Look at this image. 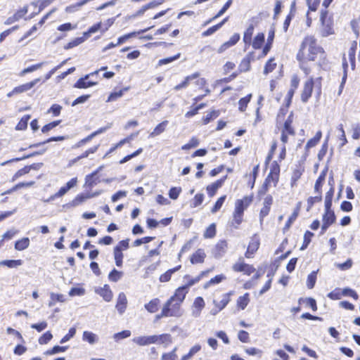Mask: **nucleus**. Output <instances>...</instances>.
<instances>
[{
  "label": "nucleus",
  "mask_w": 360,
  "mask_h": 360,
  "mask_svg": "<svg viewBox=\"0 0 360 360\" xmlns=\"http://www.w3.org/2000/svg\"><path fill=\"white\" fill-rule=\"evenodd\" d=\"M231 295V292L229 293H225L221 295V300L218 302L216 300H213V304L216 307H218L219 309L222 310L226 307V306L229 304L230 302V295Z\"/></svg>",
  "instance_id": "aec40b11"
},
{
  "label": "nucleus",
  "mask_w": 360,
  "mask_h": 360,
  "mask_svg": "<svg viewBox=\"0 0 360 360\" xmlns=\"http://www.w3.org/2000/svg\"><path fill=\"white\" fill-rule=\"evenodd\" d=\"M309 11L307 13V25L309 26L311 22V16L310 12H315L320 4V0H307Z\"/></svg>",
  "instance_id": "6ab92c4d"
},
{
  "label": "nucleus",
  "mask_w": 360,
  "mask_h": 360,
  "mask_svg": "<svg viewBox=\"0 0 360 360\" xmlns=\"http://www.w3.org/2000/svg\"><path fill=\"white\" fill-rule=\"evenodd\" d=\"M327 11L322 12L321 14L320 20L322 23V35L324 37L328 36L333 33V27L331 26V22L330 20H326Z\"/></svg>",
  "instance_id": "1a4fd4ad"
},
{
  "label": "nucleus",
  "mask_w": 360,
  "mask_h": 360,
  "mask_svg": "<svg viewBox=\"0 0 360 360\" xmlns=\"http://www.w3.org/2000/svg\"><path fill=\"white\" fill-rule=\"evenodd\" d=\"M181 266L179 265L173 269H170L168 271H167L165 273L162 274L160 276V281L162 283L167 282L171 279L172 275L179 271L181 269Z\"/></svg>",
  "instance_id": "cd10ccee"
},
{
  "label": "nucleus",
  "mask_w": 360,
  "mask_h": 360,
  "mask_svg": "<svg viewBox=\"0 0 360 360\" xmlns=\"http://www.w3.org/2000/svg\"><path fill=\"white\" fill-rule=\"evenodd\" d=\"M40 81L39 78H37L32 80L30 82H27L16 86L14 88V91L17 92V94H22L23 92L27 91L33 88Z\"/></svg>",
  "instance_id": "f3484780"
},
{
  "label": "nucleus",
  "mask_w": 360,
  "mask_h": 360,
  "mask_svg": "<svg viewBox=\"0 0 360 360\" xmlns=\"http://www.w3.org/2000/svg\"><path fill=\"white\" fill-rule=\"evenodd\" d=\"M342 296V289L336 288L328 294V297L331 300H340Z\"/></svg>",
  "instance_id": "e2e57ef3"
},
{
  "label": "nucleus",
  "mask_w": 360,
  "mask_h": 360,
  "mask_svg": "<svg viewBox=\"0 0 360 360\" xmlns=\"http://www.w3.org/2000/svg\"><path fill=\"white\" fill-rule=\"evenodd\" d=\"M99 181L98 177L97 176V172H94L91 174L86 175L85 177V185L89 187H93Z\"/></svg>",
  "instance_id": "bb28decb"
},
{
  "label": "nucleus",
  "mask_w": 360,
  "mask_h": 360,
  "mask_svg": "<svg viewBox=\"0 0 360 360\" xmlns=\"http://www.w3.org/2000/svg\"><path fill=\"white\" fill-rule=\"evenodd\" d=\"M22 262L20 259L17 260H3L0 262V265L6 266L8 268H15L22 265Z\"/></svg>",
  "instance_id": "a19ab883"
},
{
  "label": "nucleus",
  "mask_w": 360,
  "mask_h": 360,
  "mask_svg": "<svg viewBox=\"0 0 360 360\" xmlns=\"http://www.w3.org/2000/svg\"><path fill=\"white\" fill-rule=\"evenodd\" d=\"M252 201L251 196H245L237 200L235 202V210L233 213V225L237 228L243 221V212L250 206Z\"/></svg>",
  "instance_id": "20e7f679"
},
{
  "label": "nucleus",
  "mask_w": 360,
  "mask_h": 360,
  "mask_svg": "<svg viewBox=\"0 0 360 360\" xmlns=\"http://www.w3.org/2000/svg\"><path fill=\"white\" fill-rule=\"evenodd\" d=\"M131 331L129 330H122L121 332H119V333H115L113 335V339L116 341V342H118L120 341V340H122V339H125V338H127L131 336Z\"/></svg>",
  "instance_id": "3c124183"
},
{
  "label": "nucleus",
  "mask_w": 360,
  "mask_h": 360,
  "mask_svg": "<svg viewBox=\"0 0 360 360\" xmlns=\"http://www.w3.org/2000/svg\"><path fill=\"white\" fill-rule=\"evenodd\" d=\"M232 4V0H229L224 5V6L222 7V8L217 13V14L214 16L212 18L210 19L209 20H207V22H205L204 25H208L209 23H210L212 20L219 18L220 16H221L231 6Z\"/></svg>",
  "instance_id": "c9c22d12"
},
{
  "label": "nucleus",
  "mask_w": 360,
  "mask_h": 360,
  "mask_svg": "<svg viewBox=\"0 0 360 360\" xmlns=\"http://www.w3.org/2000/svg\"><path fill=\"white\" fill-rule=\"evenodd\" d=\"M198 77H199L198 72H195L191 75L187 76L185 78L184 82H182L181 84L174 86V89L176 91H179L181 89L186 88L188 85V84L191 81L197 79Z\"/></svg>",
  "instance_id": "393cba45"
},
{
  "label": "nucleus",
  "mask_w": 360,
  "mask_h": 360,
  "mask_svg": "<svg viewBox=\"0 0 360 360\" xmlns=\"http://www.w3.org/2000/svg\"><path fill=\"white\" fill-rule=\"evenodd\" d=\"M264 41V35L263 33H259L254 39L252 46L254 49H260Z\"/></svg>",
  "instance_id": "de8ad7c7"
},
{
  "label": "nucleus",
  "mask_w": 360,
  "mask_h": 360,
  "mask_svg": "<svg viewBox=\"0 0 360 360\" xmlns=\"http://www.w3.org/2000/svg\"><path fill=\"white\" fill-rule=\"evenodd\" d=\"M94 195L79 194V195H77L75 197V198L73 200H72V202H70L69 205L71 207H77L79 205L84 202L86 200H87L89 198H94Z\"/></svg>",
  "instance_id": "b1692460"
},
{
  "label": "nucleus",
  "mask_w": 360,
  "mask_h": 360,
  "mask_svg": "<svg viewBox=\"0 0 360 360\" xmlns=\"http://www.w3.org/2000/svg\"><path fill=\"white\" fill-rule=\"evenodd\" d=\"M205 302L202 297H198L194 300L191 306V316L198 318L202 309L205 308Z\"/></svg>",
  "instance_id": "0eeeda50"
},
{
  "label": "nucleus",
  "mask_w": 360,
  "mask_h": 360,
  "mask_svg": "<svg viewBox=\"0 0 360 360\" xmlns=\"http://www.w3.org/2000/svg\"><path fill=\"white\" fill-rule=\"evenodd\" d=\"M316 280V273L315 271L311 272L307 277V285L309 289L314 288Z\"/></svg>",
  "instance_id": "0e129e2a"
},
{
  "label": "nucleus",
  "mask_w": 360,
  "mask_h": 360,
  "mask_svg": "<svg viewBox=\"0 0 360 360\" xmlns=\"http://www.w3.org/2000/svg\"><path fill=\"white\" fill-rule=\"evenodd\" d=\"M97 292L106 302H110L112 299V292L110 289L109 286L107 285H104L103 288H101L98 290H97Z\"/></svg>",
  "instance_id": "5701e85b"
},
{
  "label": "nucleus",
  "mask_w": 360,
  "mask_h": 360,
  "mask_svg": "<svg viewBox=\"0 0 360 360\" xmlns=\"http://www.w3.org/2000/svg\"><path fill=\"white\" fill-rule=\"evenodd\" d=\"M225 279H226V276L224 274L217 275V276H214V278H211L207 283H205L204 284V288L207 289L212 285L219 284V283L222 282Z\"/></svg>",
  "instance_id": "473e14b6"
},
{
  "label": "nucleus",
  "mask_w": 360,
  "mask_h": 360,
  "mask_svg": "<svg viewBox=\"0 0 360 360\" xmlns=\"http://www.w3.org/2000/svg\"><path fill=\"white\" fill-rule=\"evenodd\" d=\"M30 115H25L24 117H22L21 118V120H20V122L18 123V124L15 127V129L16 130L25 129L27 127V123H28V121L30 120Z\"/></svg>",
  "instance_id": "603ef678"
},
{
  "label": "nucleus",
  "mask_w": 360,
  "mask_h": 360,
  "mask_svg": "<svg viewBox=\"0 0 360 360\" xmlns=\"http://www.w3.org/2000/svg\"><path fill=\"white\" fill-rule=\"evenodd\" d=\"M216 234V228L214 224H211L207 228L204 233V237L206 238H212Z\"/></svg>",
  "instance_id": "052dcab7"
},
{
  "label": "nucleus",
  "mask_w": 360,
  "mask_h": 360,
  "mask_svg": "<svg viewBox=\"0 0 360 360\" xmlns=\"http://www.w3.org/2000/svg\"><path fill=\"white\" fill-rule=\"evenodd\" d=\"M86 40V38L84 37H77L73 39L72 41H70L65 46V49H72L75 46H77L82 43H83Z\"/></svg>",
  "instance_id": "6e6d98bb"
},
{
  "label": "nucleus",
  "mask_w": 360,
  "mask_h": 360,
  "mask_svg": "<svg viewBox=\"0 0 360 360\" xmlns=\"http://www.w3.org/2000/svg\"><path fill=\"white\" fill-rule=\"evenodd\" d=\"M98 146H96L94 147H92L88 150H86V151H84L81 155L78 156L77 158H76L75 160H74V162L81 160V159H83V158H87L90 154H92V153H94L95 152L97 151L98 148Z\"/></svg>",
  "instance_id": "864d4df0"
},
{
  "label": "nucleus",
  "mask_w": 360,
  "mask_h": 360,
  "mask_svg": "<svg viewBox=\"0 0 360 360\" xmlns=\"http://www.w3.org/2000/svg\"><path fill=\"white\" fill-rule=\"evenodd\" d=\"M323 54L322 49L316 44V39L312 36L306 37L297 55V58L300 63V68L306 75H309V70L304 66L307 61H314L319 56Z\"/></svg>",
  "instance_id": "f03ea898"
},
{
  "label": "nucleus",
  "mask_w": 360,
  "mask_h": 360,
  "mask_svg": "<svg viewBox=\"0 0 360 360\" xmlns=\"http://www.w3.org/2000/svg\"><path fill=\"white\" fill-rule=\"evenodd\" d=\"M233 269L238 272H244L245 274L250 275L254 272L255 269L245 263L242 259L237 262L233 266Z\"/></svg>",
  "instance_id": "9d476101"
},
{
  "label": "nucleus",
  "mask_w": 360,
  "mask_h": 360,
  "mask_svg": "<svg viewBox=\"0 0 360 360\" xmlns=\"http://www.w3.org/2000/svg\"><path fill=\"white\" fill-rule=\"evenodd\" d=\"M252 94H250L247 96L242 98L238 102V109L240 111L243 112L245 110L248 103L250 101Z\"/></svg>",
  "instance_id": "09e8293b"
},
{
  "label": "nucleus",
  "mask_w": 360,
  "mask_h": 360,
  "mask_svg": "<svg viewBox=\"0 0 360 360\" xmlns=\"http://www.w3.org/2000/svg\"><path fill=\"white\" fill-rule=\"evenodd\" d=\"M89 77L90 75H86L84 77L79 79L74 84V87L77 89H86L88 87L96 85L97 82H86Z\"/></svg>",
  "instance_id": "2eb2a0df"
},
{
  "label": "nucleus",
  "mask_w": 360,
  "mask_h": 360,
  "mask_svg": "<svg viewBox=\"0 0 360 360\" xmlns=\"http://www.w3.org/2000/svg\"><path fill=\"white\" fill-rule=\"evenodd\" d=\"M167 124H168V121L165 120V121L162 122L161 123H160L159 124H158L155 127L153 131L150 134L149 136L155 137L156 136L161 134L162 132L165 131V130L167 126Z\"/></svg>",
  "instance_id": "c85d7f7f"
},
{
  "label": "nucleus",
  "mask_w": 360,
  "mask_h": 360,
  "mask_svg": "<svg viewBox=\"0 0 360 360\" xmlns=\"http://www.w3.org/2000/svg\"><path fill=\"white\" fill-rule=\"evenodd\" d=\"M28 11L27 6H24L22 8L18 10L16 13H15L12 16H10L5 21L6 25H11L21 19Z\"/></svg>",
  "instance_id": "f8f14e48"
},
{
  "label": "nucleus",
  "mask_w": 360,
  "mask_h": 360,
  "mask_svg": "<svg viewBox=\"0 0 360 360\" xmlns=\"http://www.w3.org/2000/svg\"><path fill=\"white\" fill-rule=\"evenodd\" d=\"M122 272L119 271L114 269L108 275V278L110 281L117 282L118 281L122 276Z\"/></svg>",
  "instance_id": "4d7b16f0"
},
{
  "label": "nucleus",
  "mask_w": 360,
  "mask_h": 360,
  "mask_svg": "<svg viewBox=\"0 0 360 360\" xmlns=\"http://www.w3.org/2000/svg\"><path fill=\"white\" fill-rule=\"evenodd\" d=\"M239 39H240L239 34H233L228 41L224 43L218 49L217 52L219 53H221L224 52L226 49H228L229 48L235 45L238 41Z\"/></svg>",
  "instance_id": "a211bd4d"
},
{
  "label": "nucleus",
  "mask_w": 360,
  "mask_h": 360,
  "mask_svg": "<svg viewBox=\"0 0 360 360\" xmlns=\"http://www.w3.org/2000/svg\"><path fill=\"white\" fill-rule=\"evenodd\" d=\"M188 290L186 286L184 285L178 288L173 296H172L169 299L174 301H177L178 302L182 303L185 299L186 295L187 294Z\"/></svg>",
  "instance_id": "4468645a"
},
{
  "label": "nucleus",
  "mask_w": 360,
  "mask_h": 360,
  "mask_svg": "<svg viewBox=\"0 0 360 360\" xmlns=\"http://www.w3.org/2000/svg\"><path fill=\"white\" fill-rule=\"evenodd\" d=\"M269 210H270V208L269 207V201L266 198L265 202H264V206L261 210L260 214H259V219H260V223L262 225L263 224L264 217L269 214Z\"/></svg>",
  "instance_id": "8fccbe9b"
},
{
  "label": "nucleus",
  "mask_w": 360,
  "mask_h": 360,
  "mask_svg": "<svg viewBox=\"0 0 360 360\" xmlns=\"http://www.w3.org/2000/svg\"><path fill=\"white\" fill-rule=\"evenodd\" d=\"M259 246V240L257 236H254L251 238V240L249 243L248 250L245 252V257L248 258H250L252 257L254 253L257 250Z\"/></svg>",
  "instance_id": "9b49d317"
},
{
  "label": "nucleus",
  "mask_w": 360,
  "mask_h": 360,
  "mask_svg": "<svg viewBox=\"0 0 360 360\" xmlns=\"http://www.w3.org/2000/svg\"><path fill=\"white\" fill-rule=\"evenodd\" d=\"M206 255L205 251L202 249H198L191 257V262L192 264L202 263L205 260Z\"/></svg>",
  "instance_id": "412c9836"
},
{
  "label": "nucleus",
  "mask_w": 360,
  "mask_h": 360,
  "mask_svg": "<svg viewBox=\"0 0 360 360\" xmlns=\"http://www.w3.org/2000/svg\"><path fill=\"white\" fill-rule=\"evenodd\" d=\"M131 341L138 346L144 347L152 344H168L171 342V337L168 334L141 335L134 337Z\"/></svg>",
  "instance_id": "7ed1b4c3"
},
{
  "label": "nucleus",
  "mask_w": 360,
  "mask_h": 360,
  "mask_svg": "<svg viewBox=\"0 0 360 360\" xmlns=\"http://www.w3.org/2000/svg\"><path fill=\"white\" fill-rule=\"evenodd\" d=\"M357 48V42L356 41H352L349 44V48L348 50V56L349 58V61L351 63L352 67L354 68L355 63V53L356 49Z\"/></svg>",
  "instance_id": "a878e982"
},
{
  "label": "nucleus",
  "mask_w": 360,
  "mask_h": 360,
  "mask_svg": "<svg viewBox=\"0 0 360 360\" xmlns=\"http://www.w3.org/2000/svg\"><path fill=\"white\" fill-rule=\"evenodd\" d=\"M181 304V303L177 301H174L171 299L168 300L162 307V316L180 317L183 314Z\"/></svg>",
  "instance_id": "423d86ee"
},
{
  "label": "nucleus",
  "mask_w": 360,
  "mask_h": 360,
  "mask_svg": "<svg viewBox=\"0 0 360 360\" xmlns=\"http://www.w3.org/2000/svg\"><path fill=\"white\" fill-rule=\"evenodd\" d=\"M45 63L42 62V63H37V64H34V65H32L27 68H25L23 69L19 74V75L20 77H23L24 75H25L27 73H30V72H32L34 71H36L39 69H40L43 65Z\"/></svg>",
  "instance_id": "ea45409f"
},
{
  "label": "nucleus",
  "mask_w": 360,
  "mask_h": 360,
  "mask_svg": "<svg viewBox=\"0 0 360 360\" xmlns=\"http://www.w3.org/2000/svg\"><path fill=\"white\" fill-rule=\"evenodd\" d=\"M353 264V262L351 259H348L344 263H340L336 264L335 266L340 270L345 271L349 269Z\"/></svg>",
  "instance_id": "69168bd1"
},
{
  "label": "nucleus",
  "mask_w": 360,
  "mask_h": 360,
  "mask_svg": "<svg viewBox=\"0 0 360 360\" xmlns=\"http://www.w3.org/2000/svg\"><path fill=\"white\" fill-rule=\"evenodd\" d=\"M280 172V167L276 162L271 164V181L277 182L278 180V174Z\"/></svg>",
  "instance_id": "c03bdc74"
},
{
  "label": "nucleus",
  "mask_w": 360,
  "mask_h": 360,
  "mask_svg": "<svg viewBox=\"0 0 360 360\" xmlns=\"http://www.w3.org/2000/svg\"><path fill=\"white\" fill-rule=\"evenodd\" d=\"M113 253L116 265L117 266H121L122 265V259L124 257L122 252H121V247L115 246Z\"/></svg>",
  "instance_id": "f704fd0d"
},
{
  "label": "nucleus",
  "mask_w": 360,
  "mask_h": 360,
  "mask_svg": "<svg viewBox=\"0 0 360 360\" xmlns=\"http://www.w3.org/2000/svg\"><path fill=\"white\" fill-rule=\"evenodd\" d=\"M226 179V176H225L224 178L217 180V181L212 183V184L207 186V191L208 195L210 197H212L215 195L217 191L221 188Z\"/></svg>",
  "instance_id": "dca6fc26"
},
{
  "label": "nucleus",
  "mask_w": 360,
  "mask_h": 360,
  "mask_svg": "<svg viewBox=\"0 0 360 360\" xmlns=\"http://www.w3.org/2000/svg\"><path fill=\"white\" fill-rule=\"evenodd\" d=\"M304 172V168L301 166L297 167L292 172L291 176V186H294L296 185L297 181L300 179L302 173Z\"/></svg>",
  "instance_id": "2f4dec72"
},
{
  "label": "nucleus",
  "mask_w": 360,
  "mask_h": 360,
  "mask_svg": "<svg viewBox=\"0 0 360 360\" xmlns=\"http://www.w3.org/2000/svg\"><path fill=\"white\" fill-rule=\"evenodd\" d=\"M82 340L87 342L90 345H94L98 341V337L93 332L86 330L83 333Z\"/></svg>",
  "instance_id": "4be33fe9"
},
{
  "label": "nucleus",
  "mask_w": 360,
  "mask_h": 360,
  "mask_svg": "<svg viewBox=\"0 0 360 360\" xmlns=\"http://www.w3.org/2000/svg\"><path fill=\"white\" fill-rule=\"evenodd\" d=\"M250 302L249 294L245 293L243 296H240L237 300V306L239 309L243 310L248 306Z\"/></svg>",
  "instance_id": "e433bc0d"
},
{
  "label": "nucleus",
  "mask_w": 360,
  "mask_h": 360,
  "mask_svg": "<svg viewBox=\"0 0 360 360\" xmlns=\"http://www.w3.org/2000/svg\"><path fill=\"white\" fill-rule=\"evenodd\" d=\"M314 236V233L307 231L305 232L304 235V243H303V245L301 247V250H304L305 248H307V247L308 246V245L310 243L311 240V238Z\"/></svg>",
  "instance_id": "680f3d73"
},
{
  "label": "nucleus",
  "mask_w": 360,
  "mask_h": 360,
  "mask_svg": "<svg viewBox=\"0 0 360 360\" xmlns=\"http://www.w3.org/2000/svg\"><path fill=\"white\" fill-rule=\"evenodd\" d=\"M127 297L124 292H120L118 295L117 303L115 305V307L120 314H122L125 311V310L127 309Z\"/></svg>",
  "instance_id": "ddd939ff"
},
{
  "label": "nucleus",
  "mask_w": 360,
  "mask_h": 360,
  "mask_svg": "<svg viewBox=\"0 0 360 360\" xmlns=\"http://www.w3.org/2000/svg\"><path fill=\"white\" fill-rule=\"evenodd\" d=\"M338 134L337 137L338 138L340 143V146L342 147L347 143V140L346 138L345 132L343 129V125L342 124H339L337 127Z\"/></svg>",
  "instance_id": "7c9ffc66"
},
{
  "label": "nucleus",
  "mask_w": 360,
  "mask_h": 360,
  "mask_svg": "<svg viewBox=\"0 0 360 360\" xmlns=\"http://www.w3.org/2000/svg\"><path fill=\"white\" fill-rule=\"evenodd\" d=\"M325 214L323 216V224L321 226V229L323 231H326V229L335 222V216L334 212L330 210V208H325Z\"/></svg>",
  "instance_id": "6e6552de"
},
{
  "label": "nucleus",
  "mask_w": 360,
  "mask_h": 360,
  "mask_svg": "<svg viewBox=\"0 0 360 360\" xmlns=\"http://www.w3.org/2000/svg\"><path fill=\"white\" fill-rule=\"evenodd\" d=\"M177 348L175 347L171 352L164 354L161 360H175L176 358V351Z\"/></svg>",
  "instance_id": "774afa93"
},
{
  "label": "nucleus",
  "mask_w": 360,
  "mask_h": 360,
  "mask_svg": "<svg viewBox=\"0 0 360 360\" xmlns=\"http://www.w3.org/2000/svg\"><path fill=\"white\" fill-rule=\"evenodd\" d=\"M300 83V79L297 75H293L291 79V89L288 93V96L285 98V101H287V105L282 107L276 117V129L281 132V139L283 143H286L288 140V136H294L295 131L292 127L291 124L293 120L292 112L288 114V107L290 103V98L292 96L295 91L298 87Z\"/></svg>",
  "instance_id": "f257e3e1"
},
{
  "label": "nucleus",
  "mask_w": 360,
  "mask_h": 360,
  "mask_svg": "<svg viewBox=\"0 0 360 360\" xmlns=\"http://www.w3.org/2000/svg\"><path fill=\"white\" fill-rule=\"evenodd\" d=\"M334 194V188L331 186L330 190L326 193L325 197V208H330L332 205V199Z\"/></svg>",
  "instance_id": "a18cd8bd"
},
{
  "label": "nucleus",
  "mask_w": 360,
  "mask_h": 360,
  "mask_svg": "<svg viewBox=\"0 0 360 360\" xmlns=\"http://www.w3.org/2000/svg\"><path fill=\"white\" fill-rule=\"evenodd\" d=\"M322 136V133L321 131H318L315 135V136L311 139H309L306 144V149L308 150L311 148L314 147L320 141Z\"/></svg>",
  "instance_id": "58836bf2"
},
{
  "label": "nucleus",
  "mask_w": 360,
  "mask_h": 360,
  "mask_svg": "<svg viewBox=\"0 0 360 360\" xmlns=\"http://www.w3.org/2000/svg\"><path fill=\"white\" fill-rule=\"evenodd\" d=\"M129 89V87H125L118 91L112 92L108 96L107 102L114 101L118 98H120L124 94V92L127 91Z\"/></svg>",
  "instance_id": "79ce46f5"
},
{
  "label": "nucleus",
  "mask_w": 360,
  "mask_h": 360,
  "mask_svg": "<svg viewBox=\"0 0 360 360\" xmlns=\"http://www.w3.org/2000/svg\"><path fill=\"white\" fill-rule=\"evenodd\" d=\"M180 56H181V53H177L176 55H175V56H174L172 57H169V58L160 59L158 61V66H162V65H167V64H168L169 63H172V62L179 59L180 58Z\"/></svg>",
  "instance_id": "13d9d810"
},
{
  "label": "nucleus",
  "mask_w": 360,
  "mask_h": 360,
  "mask_svg": "<svg viewBox=\"0 0 360 360\" xmlns=\"http://www.w3.org/2000/svg\"><path fill=\"white\" fill-rule=\"evenodd\" d=\"M30 243V242L28 238H22L15 242V249L18 251H22L29 247Z\"/></svg>",
  "instance_id": "c756f323"
},
{
  "label": "nucleus",
  "mask_w": 360,
  "mask_h": 360,
  "mask_svg": "<svg viewBox=\"0 0 360 360\" xmlns=\"http://www.w3.org/2000/svg\"><path fill=\"white\" fill-rule=\"evenodd\" d=\"M32 169H36L35 165H32L31 166H26L20 169H19L13 176V180L19 178L21 176H23L26 174H28Z\"/></svg>",
  "instance_id": "49530a36"
},
{
  "label": "nucleus",
  "mask_w": 360,
  "mask_h": 360,
  "mask_svg": "<svg viewBox=\"0 0 360 360\" xmlns=\"http://www.w3.org/2000/svg\"><path fill=\"white\" fill-rule=\"evenodd\" d=\"M53 338L52 334L48 331L43 334L39 339V343L40 345H45L48 343Z\"/></svg>",
  "instance_id": "338daca9"
},
{
  "label": "nucleus",
  "mask_w": 360,
  "mask_h": 360,
  "mask_svg": "<svg viewBox=\"0 0 360 360\" xmlns=\"http://www.w3.org/2000/svg\"><path fill=\"white\" fill-rule=\"evenodd\" d=\"M227 248V243L226 241H220L216 245V250L217 252L216 255L218 257H221L223 254L226 252Z\"/></svg>",
  "instance_id": "5fc2aeb1"
},
{
  "label": "nucleus",
  "mask_w": 360,
  "mask_h": 360,
  "mask_svg": "<svg viewBox=\"0 0 360 360\" xmlns=\"http://www.w3.org/2000/svg\"><path fill=\"white\" fill-rule=\"evenodd\" d=\"M99 30H101V22H98L91 26L87 32H84V37L87 39L91 34L96 32Z\"/></svg>",
  "instance_id": "bf43d9fd"
},
{
  "label": "nucleus",
  "mask_w": 360,
  "mask_h": 360,
  "mask_svg": "<svg viewBox=\"0 0 360 360\" xmlns=\"http://www.w3.org/2000/svg\"><path fill=\"white\" fill-rule=\"evenodd\" d=\"M315 88V90L319 96L321 92V78L314 79L313 77H309L303 85V88L301 93V101L303 103H307L309 98L311 96V93L313 89Z\"/></svg>",
  "instance_id": "39448f33"
},
{
  "label": "nucleus",
  "mask_w": 360,
  "mask_h": 360,
  "mask_svg": "<svg viewBox=\"0 0 360 360\" xmlns=\"http://www.w3.org/2000/svg\"><path fill=\"white\" fill-rule=\"evenodd\" d=\"M227 21V18H224L221 22L219 24L214 25L209 29H207L206 31L203 32L202 35L203 37H207L210 35L213 34L215 32H217L219 29H220L222 25Z\"/></svg>",
  "instance_id": "72a5a7b5"
},
{
  "label": "nucleus",
  "mask_w": 360,
  "mask_h": 360,
  "mask_svg": "<svg viewBox=\"0 0 360 360\" xmlns=\"http://www.w3.org/2000/svg\"><path fill=\"white\" fill-rule=\"evenodd\" d=\"M150 28H146L145 30H142L139 32H131V33H129L127 34H125L122 37H120L118 40H117V44L120 45L121 44H123L126 40H127L128 39L136 35L137 34H140V33H143V32H146L147 30H148Z\"/></svg>",
  "instance_id": "37998d69"
},
{
  "label": "nucleus",
  "mask_w": 360,
  "mask_h": 360,
  "mask_svg": "<svg viewBox=\"0 0 360 360\" xmlns=\"http://www.w3.org/2000/svg\"><path fill=\"white\" fill-rule=\"evenodd\" d=\"M160 300L157 298L152 300L148 304H145L146 309L150 313H155L158 309Z\"/></svg>",
  "instance_id": "4c0bfd02"
}]
</instances>
